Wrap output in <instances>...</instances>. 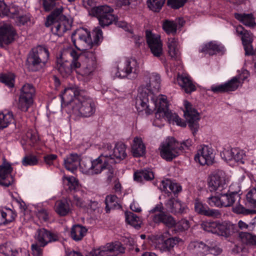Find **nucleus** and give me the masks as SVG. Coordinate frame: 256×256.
<instances>
[{"label":"nucleus","instance_id":"09e8293b","mask_svg":"<svg viewBox=\"0 0 256 256\" xmlns=\"http://www.w3.org/2000/svg\"><path fill=\"white\" fill-rule=\"evenodd\" d=\"M0 252L6 256H17L18 254V251L14 249L8 243L0 246Z\"/></svg>","mask_w":256,"mask_h":256},{"label":"nucleus","instance_id":"69168bd1","mask_svg":"<svg viewBox=\"0 0 256 256\" xmlns=\"http://www.w3.org/2000/svg\"><path fill=\"white\" fill-rule=\"evenodd\" d=\"M242 44H251L252 42V34L246 30L242 36Z\"/></svg>","mask_w":256,"mask_h":256},{"label":"nucleus","instance_id":"20e7f679","mask_svg":"<svg viewBox=\"0 0 256 256\" xmlns=\"http://www.w3.org/2000/svg\"><path fill=\"white\" fill-rule=\"evenodd\" d=\"M49 58V52L47 48L38 46L32 48L28 54L26 66L29 70L36 72L39 70L46 64Z\"/></svg>","mask_w":256,"mask_h":256},{"label":"nucleus","instance_id":"0e129e2a","mask_svg":"<svg viewBox=\"0 0 256 256\" xmlns=\"http://www.w3.org/2000/svg\"><path fill=\"white\" fill-rule=\"evenodd\" d=\"M30 20V17L27 15L16 17V22L18 26L24 25Z\"/></svg>","mask_w":256,"mask_h":256},{"label":"nucleus","instance_id":"338daca9","mask_svg":"<svg viewBox=\"0 0 256 256\" xmlns=\"http://www.w3.org/2000/svg\"><path fill=\"white\" fill-rule=\"evenodd\" d=\"M142 180H151L154 178V175L152 171L147 170H142Z\"/></svg>","mask_w":256,"mask_h":256},{"label":"nucleus","instance_id":"ddd939ff","mask_svg":"<svg viewBox=\"0 0 256 256\" xmlns=\"http://www.w3.org/2000/svg\"><path fill=\"white\" fill-rule=\"evenodd\" d=\"M138 72V66L135 59L130 58L126 60L125 67L118 71V76L124 78L127 77L128 78H135Z\"/></svg>","mask_w":256,"mask_h":256},{"label":"nucleus","instance_id":"79ce46f5","mask_svg":"<svg viewBox=\"0 0 256 256\" xmlns=\"http://www.w3.org/2000/svg\"><path fill=\"white\" fill-rule=\"evenodd\" d=\"M239 238L242 242L246 245H256V236L249 232H240Z\"/></svg>","mask_w":256,"mask_h":256},{"label":"nucleus","instance_id":"4c0bfd02","mask_svg":"<svg viewBox=\"0 0 256 256\" xmlns=\"http://www.w3.org/2000/svg\"><path fill=\"white\" fill-rule=\"evenodd\" d=\"M224 47L216 44L213 42H210L206 44L200 50L202 52H206L210 55H213L217 52H222Z\"/></svg>","mask_w":256,"mask_h":256},{"label":"nucleus","instance_id":"6e6d98bb","mask_svg":"<svg viewBox=\"0 0 256 256\" xmlns=\"http://www.w3.org/2000/svg\"><path fill=\"white\" fill-rule=\"evenodd\" d=\"M14 75L12 74H5L0 76V82L10 88L14 86Z\"/></svg>","mask_w":256,"mask_h":256},{"label":"nucleus","instance_id":"aec40b11","mask_svg":"<svg viewBox=\"0 0 256 256\" xmlns=\"http://www.w3.org/2000/svg\"><path fill=\"white\" fill-rule=\"evenodd\" d=\"M216 153L214 150L208 145H200L197 153L194 156V160H200V157L204 160H214Z\"/></svg>","mask_w":256,"mask_h":256},{"label":"nucleus","instance_id":"f8f14e48","mask_svg":"<svg viewBox=\"0 0 256 256\" xmlns=\"http://www.w3.org/2000/svg\"><path fill=\"white\" fill-rule=\"evenodd\" d=\"M146 36L147 43L154 56L160 57L162 54V44L160 36L154 34L149 30H146Z\"/></svg>","mask_w":256,"mask_h":256},{"label":"nucleus","instance_id":"7ed1b4c3","mask_svg":"<svg viewBox=\"0 0 256 256\" xmlns=\"http://www.w3.org/2000/svg\"><path fill=\"white\" fill-rule=\"evenodd\" d=\"M71 56H76L77 61L81 64V66L78 69V73L83 76L90 74L96 69V66L95 54L92 51H87L78 54L76 50H70Z\"/></svg>","mask_w":256,"mask_h":256},{"label":"nucleus","instance_id":"49530a36","mask_svg":"<svg viewBox=\"0 0 256 256\" xmlns=\"http://www.w3.org/2000/svg\"><path fill=\"white\" fill-rule=\"evenodd\" d=\"M233 212L238 214H242L244 215L253 214H256V209H247L242 204H240V200L238 201L236 206L233 208Z\"/></svg>","mask_w":256,"mask_h":256},{"label":"nucleus","instance_id":"052dcab7","mask_svg":"<svg viewBox=\"0 0 256 256\" xmlns=\"http://www.w3.org/2000/svg\"><path fill=\"white\" fill-rule=\"evenodd\" d=\"M187 0H168L167 4L174 9H178L182 6Z\"/></svg>","mask_w":256,"mask_h":256},{"label":"nucleus","instance_id":"ea45409f","mask_svg":"<svg viewBox=\"0 0 256 256\" xmlns=\"http://www.w3.org/2000/svg\"><path fill=\"white\" fill-rule=\"evenodd\" d=\"M162 28L168 34L175 35L177 32V22L166 20L163 21Z\"/></svg>","mask_w":256,"mask_h":256},{"label":"nucleus","instance_id":"2eb2a0df","mask_svg":"<svg viewBox=\"0 0 256 256\" xmlns=\"http://www.w3.org/2000/svg\"><path fill=\"white\" fill-rule=\"evenodd\" d=\"M16 34V31L11 24H4L0 26V44H10L14 40Z\"/></svg>","mask_w":256,"mask_h":256},{"label":"nucleus","instance_id":"423d86ee","mask_svg":"<svg viewBox=\"0 0 256 256\" xmlns=\"http://www.w3.org/2000/svg\"><path fill=\"white\" fill-rule=\"evenodd\" d=\"M113 12L114 10L106 5L94 7L92 10V14L98 18L100 24L103 28L116 22L117 17Z\"/></svg>","mask_w":256,"mask_h":256},{"label":"nucleus","instance_id":"7c9ffc66","mask_svg":"<svg viewBox=\"0 0 256 256\" xmlns=\"http://www.w3.org/2000/svg\"><path fill=\"white\" fill-rule=\"evenodd\" d=\"M234 226L230 222H219L217 234L228 237L234 232Z\"/></svg>","mask_w":256,"mask_h":256},{"label":"nucleus","instance_id":"37998d69","mask_svg":"<svg viewBox=\"0 0 256 256\" xmlns=\"http://www.w3.org/2000/svg\"><path fill=\"white\" fill-rule=\"evenodd\" d=\"M14 117L12 112L6 114L0 113V129L6 128L13 121Z\"/></svg>","mask_w":256,"mask_h":256},{"label":"nucleus","instance_id":"bf43d9fd","mask_svg":"<svg viewBox=\"0 0 256 256\" xmlns=\"http://www.w3.org/2000/svg\"><path fill=\"white\" fill-rule=\"evenodd\" d=\"M92 34L94 38L93 44H98L102 39V32L100 28L98 27L95 28Z\"/></svg>","mask_w":256,"mask_h":256},{"label":"nucleus","instance_id":"473e14b6","mask_svg":"<svg viewBox=\"0 0 256 256\" xmlns=\"http://www.w3.org/2000/svg\"><path fill=\"white\" fill-rule=\"evenodd\" d=\"M177 81L178 84L186 93H190L195 90V86L192 80L187 76L181 75L178 77Z\"/></svg>","mask_w":256,"mask_h":256},{"label":"nucleus","instance_id":"603ef678","mask_svg":"<svg viewBox=\"0 0 256 256\" xmlns=\"http://www.w3.org/2000/svg\"><path fill=\"white\" fill-rule=\"evenodd\" d=\"M97 161V162H93V167L92 170V174H98L100 173L101 171L104 169H106L108 166V164L107 162L104 161Z\"/></svg>","mask_w":256,"mask_h":256},{"label":"nucleus","instance_id":"f704fd0d","mask_svg":"<svg viewBox=\"0 0 256 256\" xmlns=\"http://www.w3.org/2000/svg\"><path fill=\"white\" fill-rule=\"evenodd\" d=\"M87 232V229L80 225L74 226L70 231L71 238L76 241H78L82 239Z\"/></svg>","mask_w":256,"mask_h":256},{"label":"nucleus","instance_id":"1a4fd4ad","mask_svg":"<svg viewBox=\"0 0 256 256\" xmlns=\"http://www.w3.org/2000/svg\"><path fill=\"white\" fill-rule=\"evenodd\" d=\"M72 57V62L65 60L62 56L57 60V69L64 77L70 75L73 70H75L77 72L78 69L81 66V64L77 61L76 56Z\"/></svg>","mask_w":256,"mask_h":256},{"label":"nucleus","instance_id":"8fccbe9b","mask_svg":"<svg viewBox=\"0 0 256 256\" xmlns=\"http://www.w3.org/2000/svg\"><path fill=\"white\" fill-rule=\"evenodd\" d=\"M166 0H148V7L152 10L158 12L162 8Z\"/></svg>","mask_w":256,"mask_h":256},{"label":"nucleus","instance_id":"2f4dec72","mask_svg":"<svg viewBox=\"0 0 256 256\" xmlns=\"http://www.w3.org/2000/svg\"><path fill=\"white\" fill-rule=\"evenodd\" d=\"M235 18L244 25L254 28L256 25L255 18L252 14H234Z\"/></svg>","mask_w":256,"mask_h":256},{"label":"nucleus","instance_id":"a211bd4d","mask_svg":"<svg viewBox=\"0 0 256 256\" xmlns=\"http://www.w3.org/2000/svg\"><path fill=\"white\" fill-rule=\"evenodd\" d=\"M194 210L198 214L216 218H220L222 215L218 210L210 209L198 200L195 201Z\"/></svg>","mask_w":256,"mask_h":256},{"label":"nucleus","instance_id":"4468645a","mask_svg":"<svg viewBox=\"0 0 256 256\" xmlns=\"http://www.w3.org/2000/svg\"><path fill=\"white\" fill-rule=\"evenodd\" d=\"M126 146L122 142L116 144L112 154H102L94 160H102L103 158H114L123 160L126 158Z\"/></svg>","mask_w":256,"mask_h":256},{"label":"nucleus","instance_id":"39448f33","mask_svg":"<svg viewBox=\"0 0 256 256\" xmlns=\"http://www.w3.org/2000/svg\"><path fill=\"white\" fill-rule=\"evenodd\" d=\"M192 145V142L186 140L180 144L174 138H168L161 145L160 156L162 158L172 160L179 155L184 147L188 148Z\"/></svg>","mask_w":256,"mask_h":256},{"label":"nucleus","instance_id":"f3484780","mask_svg":"<svg viewBox=\"0 0 256 256\" xmlns=\"http://www.w3.org/2000/svg\"><path fill=\"white\" fill-rule=\"evenodd\" d=\"M152 220L156 224L162 223L168 228H174L176 224V221L174 217L166 212L154 214L152 216Z\"/></svg>","mask_w":256,"mask_h":256},{"label":"nucleus","instance_id":"864d4df0","mask_svg":"<svg viewBox=\"0 0 256 256\" xmlns=\"http://www.w3.org/2000/svg\"><path fill=\"white\" fill-rule=\"evenodd\" d=\"M190 226V225L189 222L186 220L182 219L177 223L176 222V224L174 226V230L176 232H182L188 230Z\"/></svg>","mask_w":256,"mask_h":256},{"label":"nucleus","instance_id":"4be33fe9","mask_svg":"<svg viewBox=\"0 0 256 256\" xmlns=\"http://www.w3.org/2000/svg\"><path fill=\"white\" fill-rule=\"evenodd\" d=\"M220 156L224 160H242L246 157L244 152L238 148L224 150L220 153Z\"/></svg>","mask_w":256,"mask_h":256},{"label":"nucleus","instance_id":"9d476101","mask_svg":"<svg viewBox=\"0 0 256 256\" xmlns=\"http://www.w3.org/2000/svg\"><path fill=\"white\" fill-rule=\"evenodd\" d=\"M124 248L120 242L107 244L104 246L90 252L92 256H114L119 253H124Z\"/></svg>","mask_w":256,"mask_h":256},{"label":"nucleus","instance_id":"4d7b16f0","mask_svg":"<svg viewBox=\"0 0 256 256\" xmlns=\"http://www.w3.org/2000/svg\"><path fill=\"white\" fill-rule=\"evenodd\" d=\"M166 108H162L161 106L158 108L157 112L155 114L156 120L154 121L155 125H158L157 121L162 118H166Z\"/></svg>","mask_w":256,"mask_h":256},{"label":"nucleus","instance_id":"c9c22d12","mask_svg":"<svg viewBox=\"0 0 256 256\" xmlns=\"http://www.w3.org/2000/svg\"><path fill=\"white\" fill-rule=\"evenodd\" d=\"M126 220L128 224L138 230L140 228L142 221L136 214L131 212H125Z\"/></svg>","mask_w":256,"mask_h":256},{"label":"nucleus","instance_id":"393cba45","mask_svg":"<svg viewBox=\"0 0 256 256\" xmlns=\"http://www.w3.org/2000/svg\"><path fill=\"white\" fill-rule=\"evenodd\" d=\"M218 194L221 197L222 206H230L235 202L240 200V195L237 192H232L229 194L222 192Z\"/></svg>","mask_w":256,"mask_h":256},{"label":"nucleus","instance_id":"58836bf2","mask_svg":"<svg viewBox=\"0 0 256 256\" xmlns=\"http://www.w3.org/2000/svg\"><path fill=\"white\" fill-rule=\"evenodd\" d=\"M180 240V238L176 236L170 238L162 243L160 248L164 251L170 252Z\"/></svg>","mask_w":256,"mask_h":256},{"label":"nucleus","instance_id":"412c9836","mask_svg":"<svg viewBox=\"0 0 256 256\" xmlns=\"http://www.w3.org/2000/svg\"><path fill=\"white\" fill-rule=\"evenodd\" d=\"M52 10L51 14L47 18V20L45 23L46 26L48 27L51 25V23H50V22L68 20L63 14L64 8L60 4Z\"/></svg>","mask_w":256,"mask_h":256},{"label":"nucleus","instance_id":"a19ab883","mask_svg":"<svg viewBox=\"0 0 256 256\" xmlns=\"http://www.w3.org/2000/svg\"><path fill=\"white\" fill-rule=\"evenodd\" d=\"M170 123L176 122L178 126L185 127L186 124L182 122V119L179 118L178 115L176 113H172L171 111L166 108V118Z\"/></svg>","mask_w":256,"mask_h":256},{"label":"nucleus","instance_id":"5701e85b","mask_svg":"<svg viewBox=\"0 0 256 256\" xmlns=\"http://www.w3.org/2000/svg\"><path fill=\"white\" fill-rule=\"evenodd\" d=\"M169 211L174 214H182L185 212L186 206L178 200L170 198L166 204Z\"/></svg>","mask_w":256,"mask_h":256},{"label":"nucleus","instance_id":"774afa93","mask_svg":"<svg viewBox=\"0 0 256 256\" xmlns=\"http://www.w3.org/2000/svg\"><path fill=\"white\" fill-rule=\"evenodd\" d=\"M41 246H39L37 244H34L32 245V254L36 256H40L42 254V249Z\"/></svg>","mask_w":256,"mask_h":256},{"label":"nucleus","instance_id":"13d9d810","mask_svg":"<svg viewBox=\"0 0 256 256\" xmlns=\"http://www.w3.org/2000/svg\"><path fill=\"white\" fill-rule=\"evenodd\" d=\"M248 202L254 206V209H256V188L251 190L246 196Z\"/></svg>","mask_w":256,"mask_h":256},{"label":"nucleus","instance_id":"bb28decb","mask_svg":"<svg viewBox=\"0 0 256 256\" xmlns=\"http://www.w3.org/2000/svg\"><path fill=\"white\" fill-rule=\"evenodd\" d=\"M70 201L64 198L56 201L55 205V210L56 213L60 216H66L70 212Z\"/></svg>","mask_w":256,"mask_h":256},{"label":"nucleus","instance_id":"6ab92c4d","mask_svg":"<svg viewBox=\"0 0 256 256\" xmlns=\"http://www.w3.org/2000/svg\"><path fill=\"white\" fill-rule=\"evenodd\" d=\"M37 240L41 246H44L48 242L58 240L56 234L52 232L45 228L38 230Z\"/></svg>","mask_w":256,"mask_h":256},{"label":"nucleus","instance_id":"f03ea898","mask_svg":"<svg viewBox=\"0 0 256 256\" xmlns=\"http://www.w3.org/2000/svg\"><path fill=\"white\" fill-rule=\"evenodd\" d=\"M160 82V76L157 74L153 73L150 76L149 83L139 88L136 100V106L138 112L144 110L147 115L152 113L149 98L151 99L150 102L154 104V94L159 91Z\"/></svg>","mask_w":256,"mask_h":256},{"label":"nucleus","instance_id":"f257e3e1","mask_svg":"<svg viewBox=\"0 0 256 256\" xmlns=\"http://www.w3.org/2000/svg\"><path fill=\"white\" fill-rule=\"evenodd\" d=\"M62 100L72 105L74 114L82 117H89L95 112L92 100L84 95V92L74 85L66 88L62 94Z\"/></svg>","mask_w":256,"mask_h":256},{"label":"nucleus","instance_id":"dca6fc26","mask_svg":"<svg viewBox=\"0 0 256 256\" xmlns=\"http://www.w3.org/2000/svg\"><path fill=\"white\" fill-rule=\"evenodd\" d=\"M188 248L191 252L196 256H204L209 250L212 254V251L214 249L211 248L202 242H190Z\"/></svg>","mask_w":256,"mask_h":256},{"label":"nucleus","instance_id":"c85d7f7f","mask_svg":"<svg viewBox=\"0 0 256 256\" xmlns=\"http://www.w3.org/2000/svg\"><path fill=\"white\" fill-rule=\"evenodd\" d=\"M167 45L169 56L172 58H178L180 55V52L177 40L174 38H168Z\"/></svg>","mask_w":256,"mask_h":256},{"label":"nucleus","instance_id":"de8ad7c7","mask_svg":"<svg viewBox=\"0 0 256 256\" xmlns=\"http://www.w3.org/2000/svg\"><path fill=\"white\" fill-rule=\"evenodd\" d=\"M219 222L209 221L204 222L202 224V228L205 231L217 234Z\"/></svg>","mask_w":256,"mask_h":256},{"label":"nucleus","instance_id":"9b49d317","mask_svg":"<svg viewBox=\"0 0 256 256\" xmlns=\"http://www.w3.org/2000/svg\"><path fill=\"white\" fill-rule=\"evenodd\" d=\"M186 111L184 115L188 121V126L194 135L198 130L199 128L198 121L200 119L199 113L194 108L190 102H185Z\"/></svg>","mask_w":256,"mask_h":256},{"label":"nucleus","instance_id":"cd10ccee","mask_svg":"<svg viewBox=\"0 0 256 256\" xmlns=\"http://www.w3.org/2000/svg\"><path fill=\"white\" fill-rule=\"evenodd\" d=\"M6 211L0 210V226L6 225L13 222L16 214L10 208H5Z\"/></svg>","mask_w":256,"mask_h":256},{"label":"nucleus","instance_id":"a878e982","mask_svg":"<svg viewBox=\"0 0 256 256\" xmlns=\"http://www.w3.org/2000/svg\"><path fill=\"white\" fill-rule=\"evenodd\" d=\"M51 30L54 34L58 35L59 36H62L70 28V24L69 20L64 22H51Z\"/></svg>","mask_w":256,"mask_h":256},{"label":"nucleus","instance_id":"c03bdc74","mask_svg":"<svg viewBox=\"0 0 256 256\" xmlns=\"http://www.w3.org/2000/svg\"><path fill=\"white\" fill-rule=\"evenodd\" d=\"M32 98L20 96L18 108L23 112H26L33 103Z\"/></svg>","mask_w":256,"mask_h":256},{"label":"nucleus","instance_id":"b1692460","mask_svg":"<svg viewBox=\"0 0 256 256\" xmlns=\"http://www.w3.org/2000/svg\"><path fill=\"white\" fill-rule=\"evenodd\" d=\"M12 168L10 164L4 161L2 165H0V184L8 186L10 182L7 178L10 176L12 172Z\"/></svg>","mask_w":256,"mask_h":256},{"label":"nucleus","instance_id":"e2e57ef3","mask_svg":"<svg viewBox=\"0 0 256 256\" xmlns=\"http://www.w3.org/2000/svg\"><path fill=\"white\" fill-rule=\"evenodd\" d=\"M208 202L211 206H222L221 197L220 196H213L208 198Z\"/></svg>","mask_w":256,"mask_h":256},{"label":"nucleus","instance_id":"680f3d73","mask_svg":"<svg viewBox=\"0 0 256 256\" xmlns=\"http://www.w3.org/2000/svg\"><path fill=\"white\" fill-rule=\"evenodd\" d=\"M78 162L80 166L86 172H90V170H92L94 166L93 162H97V161H78Z\"/></svg>","mask_w":256,"mask_h":256},{"label":"nucleus","instance_id":"6e6552de","mask_svg":"<svg viewBox=\"0 0 256 256\" xmlns=\"http://www.w3.org/2000/svg\"><path fill=\"white\" fill-rule=\"evenodd\" d=\"M208 182L210 190L218 191V194L227 186L226 183V174L222 170H218L212 174L208 177Z\"/></svg>","mask_w":256,"mask_h":256},{"label":"nucleus","instance_id":"0eeeda50","mask_svg":"<svg viewBox=\"0 0 256 256\" xmlns=\"http://www.w3.org/2000/svg\"><path fill=\"white\" fill-rule=\"evenodd\" d=\"M72 40L76 48L80 50L90 48L93 44L90 32L84 29L78 30L74 32L72 35Z\"/></svg>","mask_w":256,"mask_h":256},{"label":"nucleus","instance_id":"5fc2aeb1","mask_svg":"<svg viewBox=\"0 0 256 256\" xmlns=\"http://www.w3.org/2000/svg\"><path fill=\"white\" fill-rule=\"evenodd\" d=\"M64 178L67 180V185L68 186V190L70 191H76L78 188V182L74 176L66 177Z\"/></svg>","mask_w":256,"mask_h":256},{"label":"nucleus","instance_id":"a18cd8bd","mask_svg":"<svg viewBox=\"0 0 256 256\" xmlns=\"http://www.w3.org/2000/svg\"><path fill=\"white\" fill-rule=\"evenodd\" d=\"M35 92V88L32 84H26L22 88L20 96L33 99Z\"/></svg>","mask_w":256,"mask_h":256},{"label":"nucleus","instance_id":"e433bc0d","mask_svg":"<svg viewBox=\"0 0 256 256\" xmlns=\"http://www.w3.org/2000/svg\"><path fill=\"white\" fill-rule=\"evenodd\" d=\"M246 76L242 78V75L234 77L230 80L224 84L227 92L234 91L239 86L242 82L244 81Z\"/></svg>","mask_w":256,"mask_h":256},{"label":"nucleus","instance_id":"c756f323","mask_svg":"<svg viewBox=\"0 0 256 256\" xmlns=\"http://www.w3.org/2000/svg\"><path fill=\"white\" fill-rule=\"evenodd\" d=\"M132 152L134 157L143 156L146 152V147L140 138H135L132 146Z\"/></svg>","mask_w":256,"mask_h":256},{"label":"nucleus","instance_id":"72a5a7b5","mask_svg":"<svg viewBox=\"0 0 256 256\" xmlns=\"http://www.w3.org/2000/svg\"><path fill=\"white\" fill-rule=\"evenodd\" d=\"M106 211L110 212L111 209H120L121 206L118 203V198L116 195L107 196L105 199Z\"/></svg>","mask_w":256,"mask_h":256},{"label":"nucleus","instance_id":"3c124183","mask_svg":"<svg viewBox=\"0 0 256 256\" xmlns=\"http://www.w3.org/2000/svg\"><path fill=\"white\" fill-rule=\"evenodd\" d=\"M44 10L46 12H50L60 4L59 0H40Z\"/></svg>","mask_w":256,"mask_h":256}]
</instances>
